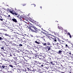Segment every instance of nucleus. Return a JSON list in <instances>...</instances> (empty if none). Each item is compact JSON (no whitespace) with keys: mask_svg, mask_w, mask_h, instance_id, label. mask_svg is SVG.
Segmentation results:
<instances>
[{"mask_svg":"<svg viewBox=\"0 0 73 73\" xmlns=\"http://www.w3.org/2000/svg\"><path fill=\"white\" fill-rule=\"evenodd\" d=\"M14 15H17V13H14Z\"/></svg>","mask_w":73,"mask_h":73,"instance_id":"35","label":"nucleus"},{"mask_svg":"<svg viewBox=\"0 0 73 73\" xmlns=\"http://www.w3.org/2000/svg\"><path fill=\"white\" fill-rule=\"evenodd\" d=\"M34 5L35 7H36V5L34 4Z\"/></svg>","mask_w":73,"mask_h":73,"instance_id":"52","label":"nucleus"},{"mask_svg":"<svg viewBox=\"0 0 73 73\" xmlns=\"http://www.w3.org/2000/svg\"><path fill=\"white\" fill-rule=\"evenodd\" d=\"M37 54H38V52H36Z\"/></svg>","mask_w":73,"mask_h":73,"instance_id":"58","label":"nucleus"},{"mask_svg":"<svg viewBox=\"0 0 73 73\" xmlns=\"http://www.w3.org/2000/svg\"><path fill=\"white\" fill-rule=\"evenodd\" d=\"M62 53V51H61V50H60L59 51V53Z\"/></svg>","mask_w":73,"mask_h":73,"instance_id":"28","label":"nucleus"},{"mask_svg":"<svg viewBox=\"0 0 73 73\" xmlns=\"http://www.w3.org/2000/svg\"><path fill=\"white\" fill-rule=\"evenodd\" d=\"M35 43H36L37 44H40V42H38L37 41H35Z\"/></svg>","mask_w":73,"mask_h":73,"instance_id":"15","label":"nucleus"},{"mask_svg":"<svg viewBox=\"0 0 73 73\" xmlns=\"http://www.w3.org/2000/svg\"><path fill=\"white\" fill-rule=\"evenodd\" d=\"M2 16H5V17H6V16L4 15H2Z\"/></svg>","mask_w":73,"mask_h":73,"instance_id":"48","label":"nucleus"},{"mask_svg":"<svg viewBox=\"0 0 73 73\" xmlns=\"http://www.w3.org/2000/svg\"><path fill=\"white\" fill-rule=\"evenodd\" d=\"M9 37L10 38H11V39H12V40L14 39V37H13V36H9Z\"/></svg>","mask_w":73,"mask_h":73,"instance_id":"9","label":"nucleus"},{"mask_svg":"<svg viewBox=\"0 0 73 73\" xmlns=\"http://www.w3.org/2000/svg\"><path fill=\"white\" fill-rule=\"evenodd\" d=\"M46 49H48V50H49L50 49V47L49 46H47V47H46Z\"/></svg>","mask_w":73,"mask_h":73,"instance_id":"8","label":"nucleus"},{"mask_svg":"<svg viewBox=\"0 0 73 73\" xmlns=\"http://www.w3.org/2000/svg\"><path fill=\"white\" fill-rule=\"evenodd\" d=\"M29 25H30V27H32V28H33L35 30H36L37 29V28L36 27H35L34 26L32 25V24H29Z\"/></svg>","mask_w":73,"mask_h":73,"instance_id":"5","label":"nucleus"},{"mask_svg":"<svg viewBox=\"0 0 73 73\" xmlns=\"http://www.w3.org/2000/svg\"><path fill=\"white\" fill-rule=\"evenodd\" d=\"M2 40H3V38H2L1 37H0V41H1Z\"/></svg>","mask_w":73,"mask_h":73,"instance_id":"24","label":"nucleus"},{"mask_svg":"<svg viewBox=\"0 0 73 73\" xmlns=\"http://www.w3.org/2000/svg\"><path fill=\"white\" fill-rule=\"evenodd\" d=\"M67 42H68L69 43H70V41H69L68 40V41H67Z\"/></svg>","mask_w":73,"mask_h":73,"instance_id":"41","label":"nucleus"},{"mask_svg":"<svg viewBox=\"0 0 73 73\" xmlns=\"http://www.w3.org/2000/svg\"><path fill=\"white\" fill-rule=\"evenodd\" d=\"M42 38L44 40V39L43 37H42Z\"/></svg>","mask_w":73,"mask_h":73,"instance_id":"62","label":"nucleus"},{"mask_svg":"<svg viewBox=\"0 0 73 73\" xmlns=\"http://www.w3.org/2000/svg\"><path fill=\"white\" fill-rule=\"evenodd\" d=\"M20 21H23V20H22V19H20Z\"/></svg>","mask_w":73,"mask_h":73,"instance_id":"43","label":"nucleus"},{"mask_svg":"<svg viewBox=\"0 0 73 73\" xmlns=\"http://www.w3.org/2000/svg\"><path fill=\"white\" fill-rule=\"evenodd\" d=\"M62 42H64V41H63V40H62Z\"/></svg>","mask_w":73,"mask_h":73,"instance_id":"55","label":"nucleus"},{"mask_svg":"<svg viewBox=\"0 0 73 73\" xmlns=\"http://www.w3.org/2000/svg\"><path fill=\"white\" fill-rule=\"evenodd\" d=\"M12 20L13 21H14V22H15V23H17V20L15 19H12Z\"/></svg>","mask_w":73,"mask_h":73,"instance_id":"6","label":"nucleus"},{"mask_svg":"<svg viewBox=\"0 0 73 73\" xmlns=\"http://www.w3.org/2000/svg\"><path fill=\"white\" fill-rule=\"evenodd\" d=\"M6 66L4 65H3L2 64V67L4 69V68H5Z\"/></svg>","mask_w":73,"mask_h":73,"instance_id":"11","label":"nucleus"},{"mask_svg":"<svg viewBox=\"0 0 73 73\" xmlns=\"http://www.w3.org/2000/svg\"><path fill=\"white\" fill-rule=\"evenodd\" d=\"M37 57L38 58H39L40 60H41V58H44V56L42 55L38 56H37Z\"/></svg>","mask_w":73,"mask_h":73,"instance_id":"2","label":"nucleus"},{"mask_svg":"<svg viewBox=\"0 0 73 73\" xmlns=\"http://www.w3.org/2000/svg\"><path fill=\"white\" fill-rule=\"evenodd\" d=\"M2 65H3V64L2 63H0V68H2Z\"/></svg>","mask_w":73,"mask_h":73,"instance_id":"17","label":"nucleus"},{"mask_svg":"<svg viewBox=\"0 0 73 73\" xmlns=\"http://www.w3.org/2000/svg\"><path fill=\"white\" fill-rule=\"evenodd\" d=\"M54 41H55V42H56V41H57L56 40V38H55L54 39Z\"/></svg>","mask_w":73,"mask_h":73,"instance_id":"31","label":"nucleus"},{"mask_svg":"<svg viewBox=\"0 0 73 73\" xmlns=\"http://www.w3.org/2000/svg\"><path fill=\"white\" fill-rule=\"evenodd\" d=\"M9 11V12H10L11 13H12V14H14L13 12V11Z\"/></svg>","mask_w":73,"mask_h":73,"instance_id":"20","label":"nucleus"},{"mask_svg":"<svg viewBox=\"0 0 73 73\" xmlns=\"http://www.w3.org/2000/svg\"><path fill=\"white\" fill-rule=\"evenodd\" d=\"M45 68H46L47 69H48V68L47 67H45Z\"/></svg>","mask_w":73,"mask_h":73,"instance_id":"53","label":"nucleus"},{"mask_svg":"<svg viewBox=\"0 0 73 73\" xmlns=\"http://www.w3.org/2000/svg\"><path fill=\"white\" fill-rule=\"evenodd\" d=\"M38 31H37V30H35V32H35V33H37Z\"/></svg>","mask_w":73,"mask_h":73,"instance_id":"29","label":"nucleus"},{"mask_svg":"<svg viewBox=\"0 0 73 73\" xmlns=\"http://www.w3.org/2000/svg\"><path fill=\"white\" fill-rule=\"evenodd\" d=\"M26 28L29 29H30V30L31 32H35V31L32 30L31 28L30 27H28V26H27V27Z\"/></svg>","mask_w":73,"mask_h":73,"instance_id":"4","label":"nucleus"},{"mask_svg":"<svg viewBox=\"0 0 73 73\" xmlns=\"http://www.w3.org/2000/svg\"><path fill=\"white\" fill-rule=\"evenodd\" d=\"M67 33V35H68V36H69L70 38H72V36L71 35H70V33L68 32Z\"/></svg>","mask_w":73,"mask_h":73,"instance_id":"7","label":"nucleus"},{"mask_svg":"<svg viewBox=\"0 0 73 73\" xmlns=\"http://www.w3.org/2000/svg\"><path fill=\"white\" fill-rule=\"evenodd\" d=\"M14 44L16 45V44H15V43Z\"/></svg>","mask_w":73,"mask_h":73,"instance_id":"59","label":"nucleus"},{"mask_svg":"<svg viewBox=\"0 0 73 73\" xmlns=\"http://www.w3.org/2000/svg\"><path fill=\"white\" fill-rule=\"evenodd\" d=\"M19 24V26H20V25H21V24Z\"/></svg>","mask_w":73,"mask_h":73,"instance_id":"60","label":"nucleus"},{"mask_svg":"<svg viewBox=\"0 0 73 73\" xmlns=\"http://www.w3.org/2000/svg\"><path fill=\"white\" fill-rule=\"evenodd\" d=\"M23 42V44H25V43H26V41L25 40H24V41Z\"/></svg>","mask_w":73,"mask_h":73,"instance_id":"30","label":"nucleus"},{"mask_svg":"<svg viewBox=\"0 0 73 73\" xmlns=\"http://www.w3.org/2000/svg\"><path fill=\"white\" fill-rule=\"evenodd\" d=\"M25 54H27V53L26 52L25 53Z\"/></svg>","mask_w":73,"mask_h":73,"instance_id":"64","label":"nucleus"},{"mask_svg":"<svg viewBox=\"0 0 73 73\" xmlns=\"http://www.w3.org/2000/svg\"><path fill=\"white\" fill-rule=\"evenodd\" d=\"M8 17H10V15H8Z\"/></svg>","mask_w":73,"mask_h":73,"instance_id":"54","label":"nucleus"},{"mask_svg":"<svg viewBox=\"0 0 73 73\" xmlns=\"http://www.w3.org/2000/svg\"><path fill=\"white\" fill-rule=\"evenodd\" d=\"M12 32H13V33H14V31L13 30L12 31Z\"/></svg>","mask_w":73,"mask_h":73,"instance_id":"45","label":"nucleus"},{"mask_svg":"<svg viewBox=\"0 0 73 73\" xmlns=\"http://www.w3.org/2000/svg\"><path fill=\"white\" fill-rule=\"evenodd\" d=\"M9 66H10V67H11V68H13V66L11 64H10Z\"/></svg>","mask_w":73,"mask_h":73,"instance_id":"16","label":"nucleus"},{"mask_svg":"<svg viewBox=\"0 0 73 73\" xmlns=\"http://www.w3.org/2000/svg\"><path fill=\"white\" fill-rule=\"evenodd\" d=\"M27 67L26 68V69L25 68H24L25 69V71H27H27H31V69L29 67Z\"/></svg>","mask_w":73,"mask_h":73,"instance_id":"3","label":"nucleus"},{"mask_svg":"<svg viewBox=\"0 0 73 73\" xmlns=\"http://www.w3.org/2000/svg\"><path fill=\"white\" fill-rule=\"evenodd\" d=\"M41 29H42V30H43V31H44V30H43V29H42V28H41Z\"/></svg>","mask_w":73,"mask_h":73,"instance_id":"61","label":"nucleus"},{"mask_svg":"<svg viewBox=\"0 0 73 73\" xmlns=\"http://www.w3.org/2000/svg\"><path fill=\"white\" fill-rule=\"evenodd\" d=\"M4 47H2V48H1V49H4Z\"/></svg>","mask_w":73,"mask_h":73,"instance_id":"37","label":"nucleus"},{"mask_svg":"<svg viewBox=\"0 0 73 73\" xmlns=\"http://www.w3.org/2000/svg\"><path fill=\"white\" fill-rule=\"evenodd\" d=\"M26 4H22V6H25V5H26Z\"/></svg>","mask_w":73,"mask_h":73,"instance_id":"33","label":"nucleus"},{"mask_svg":"<svg viewBox=\"0 0 73 73\" xmlns=\"http://www.w3.org/2000/svg\"><path fill=\"white\" fill-rule=\"evenodd\" d=\"M44 64H42L41 65V67H44Z\"/></svg>","mask_w":73,"mask_h":73,"instance_id":"22","label":"nucleus"},{"mask_svg":"<svg viewBox=\"0 0 73 73\" xmlns=\"http://www.w3.org/2000/svg\"><path fill=\"white\" fill-rule=\"evenodd\" d=\"M44 61V63H45V64H46V63H47V62H48L47 61H46V60Z\"/></svg>","mask_w":73,"mask_h":73,"instance_id":"32","label":"nucleus"},{"mask_svg":"<svg viewBox=\"0 0 73 73\" xmlns=\"http://www.w3.org/2000/svg\"><path fill=\"white\" fill-rule=\"evenodd\" d=\"M2 34V33H0V34Z\"/></svg>","mask_w":73,"mask_h":73,"instance_id":"63","label":"nucleus"},{"mask_svg":"<svg viewBox=\"0 0 73 73\" xmlns=\"http://www.w3.org/2000/svg\"><path fill=\"white\" fill-rule=\"evenodd\" d=\"M41 32L42 33H43V34H45V33L42 32V31H41Z\"/></svg>","mask_w":73,"mask_h":73,"instance_id":"36","label":"nucleus"},{"mask_svg":"<svg viewBox=\"0 0 73 73\" xmlns=\"http://www.w3.org/2000/svg\"><path fill=\"white\" fill-rule=\"evenodd\" d=\"M66 47H67V48H69V46L67 45V44H66Z\"/></svg>","mask_w":73,"mask_h":73,"instance_id":"18","label":"nucleus"},{"mask_svg":"<svg viewBox=\"0 0 73 73\" xmlns=\"http://www.w3.org/2000/svg\"><path fill=\"white\" fill-rule=\"evenodd\" d=\"M54 35H56V36H57V35H58V33H54Z\"/></svg>","mask_w":73,"mask_h":73,"instance_id":"13","label":"nucleus"},{"mask_svg":"<svg viewBox=\"0 0 73 73\" xmlns=\"http://www.w3.org/2000/svg\"><path fill=\"white\" fill-rule=\"evenodd\" d=\"M58 28L59 29H63V28H62V27H60L58 26Z\"/></svg>","mask_w":73,"mask_h":73,"instance_id":"14","label":"nucleus"},{"mask_svg":"<svg viewBox=\"0 0 73 73\" xmlns=\"http://www.w3.org/2000/svg\"><path fill=\"white\" fill-rule=\"evenodd\" d=\"M47 45H50V43H49V42H48V43H47Z\"/></svg>","mask_w":73,"mask_h":73,"instance_id":"34","label":"nucleus"},{"mask_svg":"<svg viewBox=\"0 0 73 73\" xmlns=\"http://www.w3.org/2000/svg\"><path fill=\"white\" fill-rule=\"evenodd\" d=\"M38 50V48H36V50H35V51L36 52H37V50Z\"/></svg>","mask_w":73,"mask_h":73,"instance_id":"21","label":"nucleus"},{"mask_svg":"<svg viewBox=\"0 0 73 73\" xmlns=\"http://www.w3.org/2000/svg\"><path fill=\"white\" fill-rule=\"evenodd\" d=\"M40 8H41V9H42V7L40 6Z\"/></svg>","mask_w":73,"mask_h":73,"instance_id":"51","label":"nucleus"},{"mask_svg":"<svg viewBox=\"0 0 73 73\" xmlns=\"http://www.w3.org/2000/svg\"><path fill=\"white\" fill-rule=\"evenodd\" d=\"M60 43H61V44H64V43H62V40H61L60 41Z\"/></svg>","mask_w":73,"mask_h":73,"instance_id":"26","label":"nucleus"},{"mask_svg":"<svg viewBox=\"0 0 73 73\" xmlns=\"http://www.w3.org/2000/svg\"><path fill=\"white\" fill-rule=\"evenodd\" d=\"M42 44H43V46H46V43H42Z\"/></svg>","mask_w":73,"mask_h":73,"instance_id":"12","label":"nucleus"},{"mask_svg":"<svg viewBox=\"0 0 73 73\" xmlns=\"http://www.w3.org/2000/svg\"><path fill=\"white\" fill-rule=\"evenodd\" d=\"M60 45L62 46V47L63 48V46H62L61 44H60Z\"/></svg>","mask_w":73,"mask_h":73,"instance_id":"50","label":"nucleus"},{"mask_svg":"<svg viewBox=\"0 0 73 73\" xmlns=\"http://www.w3.org/2000/svg\"><path fill=\"white\" fill-rule=\"evenodd\" d=\"M33 72H35V70H33Z\"/></svg>","mask_w":73,"mask_h":73,"instance_id":"57","label":"nucleus"},{"mask_svg":"<svg viewBox=\"0 0 73 73\" xmlns=\"http://www.w3.org/2000/svg\"><path fill=\"white\" fill-rule=\"evenodd\" d=\"M10 56H12V54H10Z\"/></svg>","mask_w":73,"mask_h":73,"instance_id":"47","label":"nucleus"},{"mask_svg":"<svg viewBox=\"0 0 73 73\" xmlns=\"http://www.w3.org/2000/svg\"><path fill=\"white\" fill-rule=\"evenodd\" d=\"M31 64H33V65H37V64H38V62L35 60L31 61Z\"/></svg>","mask_w":73,"mask_h":73,"instance_id":"1","label":"nucleus"},{"mask_svg":"<svg viewBox=\"0 0 73 73\" xmlns=\"http://www.w3.org/2000/svg\"><path fill=\"white\" fill-rule=\"evenodd\" d=\"M8 72L9 73H13V72H12V71H8Z\"/></svg>","mask_w":73,"mask_h":73,"instance_id":"27","label":"nucleus"},{"mask_svg":"<svg viewBox=\"0 0 73 73\" xmlns=\"http://www.w3.org/2000/svg\"><path fill=\"white\" fill-rule=\"evenodd\" d=\"M19 46H23V45L21 44H19Z\"/></svg>","mask_w":73,"mask_h":73,"instance_id":"23","label":"nucleus"},{"mask_svg":"<svg viewBox=\"0 0 73 73\" xmlns=\"http://www.w3.org/2000/svg\"><path fill=\"white\" fill-rule=\"evenodd\" d=\"M65 32H66L67 33H67V32H68V31H67V30H65Z\"/></svg>","mask_w":73,"mask_h":73,"instance_id":"38","label":"nucleus"},{"mask_svg":"<svg viewBox=\"0 0 73 73\" xmlns=\"http://www.w3.org/2000/svg\"><path fill=\"white\" fill-rule=\"evenodd\" d=\"M50 63H51V64H53V62H50Z\"/></svg>","mask_w":73,"mask_h":73,"instance_id":"46","label":"nucleus"},{"mask_svg":"<svg viewBox=\"0 0 73 73\" xmlns=\"http://www.w3.org/2000/svg\"><path fill=\"white\" fill-rule=\"evenodd\" d=\"M13 30H12V29H10V32H12Z\"/></svg>","mask_w":73,"mask_h":73,"instance_id":"39","label":"nucleus"},{"mask_svg":"<svg viewBox=\"0 0 73 73\" xmlns=\"http://www.w3.org/2000/svg\"><path fill=\"white\" fill-rule=\"evenodd\" d=\"M0 20L1 21H3V19H0Z\"/></svg>","mask_w":73,"mask_h":73,"instance_id":"40","label":"nucleus"},{"mask_svg":"<svg viewBox=\"0 0 73 73\" xmlns=\"http://www.w3.org/2000/svg\"><path fill=\"white\" fill-rule=\"evenodd\" d=\"M59 45H61V43H60V44H59L58 43L57 44V46L58 48H60V46H59Z\"/></svg>","mask_w":73,"mask_h":73,"instance_id":"10","label":"nucleus"},{"mask_svg":"<svg viewBox=\"0 0 73 73\" xmlns=\"http://www.w3.org/2000/svg\"><path fill=\"white\" fill-rule=\"evenodd\" d=\"M58 39V41H59V42H60V41H61V40H60V39L58 38H57Z\"/></svg>","mask_w":73,"mask_h":73,"instance_id":"25","label":"nucleus"},{"mask_svg":"<svg viewBox=\"0 0 73 73\" xmlns=\"http://www.w3.org/2000/svg\"><path fill=\"white\" fill-rule=\"evenodd\" d=\"M66 41H67L68 42V39H67L66 40Z\"/></svg>","mask_w":73,"mask_h":73,"instance_id":"42","label":"nucleus"},{"mask_svg":"<svg viewBox=\"0 0 73 73\" xmlns=\"http://www.w3.org/2000/svg\"><path fill=\"white\" fill-rule=\"evenodd\" d=\"M5 36H9V35L7 34H5Z\"/></svg>","mask_w":73,"mask_h":73,"instance_id":"19","label":"nucleus"},{"mask_svg":"<svg viewBox=\"0 0 73 73\" xmlns=\"http://www.w3.org/2000/svg\"><path fill=\"white\" fill-rule=\"evenodd\" d=\"M10 43H12V41H11L10 42Z\"/></svg>","mask_w":73,"mask_h":73,"instance_id":"56","label":"nucleus"},{"mask_svg":"<svg viewBox=\"0 0 73 73\" xmlns=\"http://www.w3.org/2000/svg\"><path fill=\"white\" fill-rule=\"evenodd\" d=\"M10 9H8V8H7V11H10Z\"/></svg>","mask_w":73,"mask_h":73,"instance_id":"44","label":"nucleus"},{"mask_svg":"<svg viewBox=\"0 0 73 73\" xmlns=\"http://www.w3.org/2000/svg\"><path fill=\"white\" fill-rule=\"evenodd\" d=\"M69 54H70V55H71V53H70V52H69Z\"/></svg>","mask_w":73,"mask_h":73,"instance_id":"49","label":"nucleus"}]
</instances>
